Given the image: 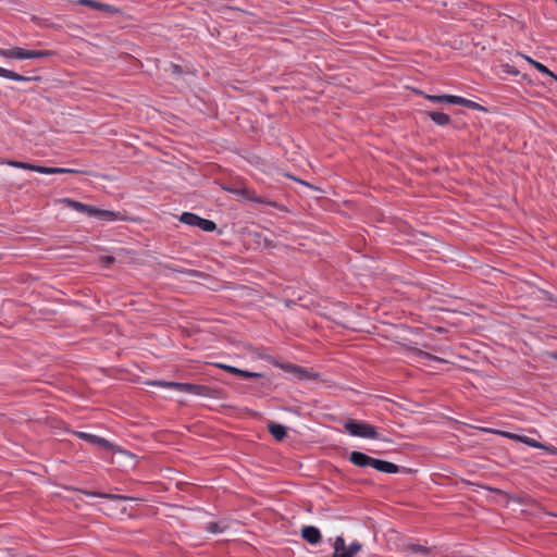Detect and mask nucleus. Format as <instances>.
<instances>
[{
  "mask_svg": "<svg viewBox=\"0 0 557 557\" xmlns=\"http://www.w3.org/2000/svg\"><path fill=\"white\" fill-rule=\"evenodd\" d=\"M513 441L520 442V443L525 444L533 448L549 451L550 454H555V450H556L554 447L546 446V445L537 442L536 440L525 436V435H519V437H513Z\"/></svg>",
  "mask_w": 557,
  "mask_h": 557,
  "instance_id": "obj_11",
  "label": "nucleus"
},
{
  "mask_svg": "<svg viewBox=\"0 0 557 557\" xmlns=\"http://www.w3.org/2000/svg\"><path fill=\"white\" fill-rule=\"evenodd\" d=\"M456 101L458 102L457 104H459V106H463V107H466V108H468V109H472V110H480V111H484V110H485V109H484L481 104H479L478 102L472 101V100H469V99H466V98H463V97H459V99H458V100H456Z\"/></svg>",
  "mask_w": 557,
  "mask_h": 557,
  "instance_id": "obj_24",
  "label": "nucleus"
},
{
  "mask_svg": "<svg viewBox=\"0 0 557 557\" xmlns=\"http://www.w3.org/2000/svg\"><path fill=\"white\" fill-rule=\"evenodd\" d=\"M362 548V545L359 543V542H352L349 544V546L347 547V549L350 552V554H352V556H355L357 553H359Z\"/></svg>",
  "mask_w": 557,
  "mask_h": 557,
  "instance_id": "obj_31",
  "label": "nucleus"
},
{
  "mask_svg": "<svg viewBox=\"0 0 557 557\" xmlns=\"http://www.w3.org/2000/svg\"><path fill=\"white\" fill-rule=\"evenodd\" d=\"M78 3L82 5L98 10V11H104V12H109V13H112L115 11V9L112 5L102 3V2H98L95 0H79Z\"/></svg>",
  "mask_w": 557,
  "mask_h": 557,
  "instance_id": "obj_15",
  "label": "nucleus"
},
{
  "mask_svg": "<svg viewBox=\"0 0 557 557\" xmlns=\"http://www.w3.org/2000/svg\"><path fill=\"white\" fill-rule=\"evenodd\" d=\"M373 458L361 451H352L349 455V461L360 468L372 467Z\"/></svg>",
  "mask_w": 557,
  "mask_h": 557,
  "instance_id": "obj_9",
  "label": "nucleus"
},
{
  "mask_svg": "<svg viewBox=\"0 0 557 557\" xmlns=\"http://www.w3.org/2000/svg\"><path fill=\"white\" fill-rule=\"evenodd\" d=\"M418 358L421 361V363L425 366L429 364V362H444L442 358L421 350L418 352Z\"/></svg>",
  "mask_w": 557,
  "mask_h": 557,
  "instance_id": "obj_22",
  "label": "nucleus"
},
{
  "mask_svg": "<svg viewBox=\"0 0 557 557\" xmlns=\"http://www.w3.org/2000/svg\"><path fill=\"white\" fill-rule=\"evenodd\" d=\"M101 221L114 222L121 220V214L112 210L98 209L95 207L94 215Z\"/></svg>",
  "mask_w": 557,
  "mask_h": 557,
  "instance_id": "obj_12",
  "label": "nucleus"
},
{
  "mask_svg": "<svg viewBox=\"0 0 557 557\" xmlns=\"http://www.w3.org/2000/svg\"><path fill=\"white\" fill-rule=\"evenodd\" d=\"M75 435L81 438V440H84L92 445H96V446H99V447H102V448H109L111 447V444L108 440L103 438V437H100L98 435H95V434H91V433H87V432H75Z\"/></svg>",
  "mask_w": 557,
  "mask_h": 557,
  "instance_id": "obj_7",
  "label": "nucleus"
},
{
  "mask_svg": "<svg viewBox=\"0 0 557 557\" xmlns=\"http://www.w3.org/2000/svg\"><path fill=\"white\" fill-rule=\"evenodd\" d=\"M334 554L333 557H354L352 554L347 549L345 540L343 536H336L334 540Z\"/></svg>",
  "mask_w": 557,
  "mask_h": 557,
  "instance_id": "obj_13",
  "label": "nucleus"
},
{
  "mask_svg": "<svg viewBox=\"0 0 557 557\" xmlns=\"http://www.w3.org/2000/svg\"><path fill=\"white\" fill-rule=\"evenodd\" d=\"M148 384L151 386L175 389L174 385L181 384V383L180 382H169V381H151Z\"/></svg>",
  "mask_w": 557,
  "mask_h": 557,
  "instance_id": "obj_28",
  "label": "nucleus"
},
{
  "mask_svg": "<svg viewBox=\"0 0 557 557\" xmlns=\"http://www.w3.org/2000/svg\"><path fill=\"white\" fill-rule=\"evenodd\" d=\"M227 529L225 521L209 522L206 525V530L213 534L223 533Z\"/></svg>",
  "mask_w": 557,
  "mask_h": 557,
  "instance_id": "obj_21",
  "label": "nucleus"
},
{
  "mask_svg": "<svg viewBox=\"0 0 557 557\" xmlns=\"http://www.w3.org/2000/svg\"><path fill=\"white\" fill-rule=\"evenodd\" d=\"M52 55L53 52L50 50H30L29 59L50 58Z\"/></svg>",
  "mask_w": 557,
  "mask_h": 557,
  "instance_id": "obj_26",
  "label": "nucleus"
},
{
  "mask_svg": "<svg viewBox=\"0 0 557 557\" xmlns=\"http://www.w3.org/2000/svg\"><path fill=\"white\" fill-rule=\"evenodd\" d=\"M430 117L435 124L441 126H445L450 122L449 115L444 112H431Z\"/></svg>",
  "mask_w": 557,
  "mask_h": 557,
  "instance_id": "obj_20",
  "label": "nucleus"
},
{
  "mask_svg": "<svg viewBox=\"0 0 557 557\" xmlns=\"http://www.w3.org/2000/svg\"><path fill=\"white\" fill-rule=\"evenodd\" d=\"M65 202L67 203V206L70 208L74 209L77 212L87 214L89 216L94 215V212H95V207L94 206L86 205V203H83V202H79V201H76V200H71V199H65Z\"/></svg>",
  "mask_w": 557,
  "mask_h": 557,
  "instance_id": "obj_14",
  "label": "nucleus"
},
{
  "mask_svg": "<svg viewBox=\"0 0 557 557\" xmlns=\"http://www.w3.org/2000/svg\"><path fill=\"white\" fill-rule=\"evenodd\" d=\"M372 468H374L375 470H377L380 472L389 473V474L397 473L399 471V467L397 465L386 461V460H381V459H375V458H373V460H372Z\"/></svg>",
  "mask_w": 557,
  "mask_h": 557,
  "instance_id": "obj_10",
  "label": "nucleus"
},
{
  "mask_svg": "<svg viewBox=\"0 0 557 557\" xmlns=\"http://www.w3.org/2000/svg\"><path fill=\"white\" fill-rule=\"evenodd\" d=\"M173 69L175 70V72H178V65H173Z\"/></svg>",
  "mask_w": 557,
  "mask_h": 557,
  "instance_id": "obj_35",
  "label": "nucleus"
},
{
  "mask_svg": "<svg viewBox=\"0 0 557 557\" xmlns=\"http://www.w3.org/2000/svg\"><path fill=\"white\" fill-rule=\"evenodd\" d=\"M507 73L517 75V74H519V71L515 70V69H510V70H507Z\"/></svg>",
  "mask_w": 557,
  "mask_h": 557,
  "instance_id": "obj_34",
  "label": "nucleus"
},
{
  "mask_svg": "<svg viewBox=\"0 0 557 557\" xmlns=\"http://www.w3.org/2000/svg\"><path fill=\"white\" fill-rule=\"evenodd\" d=\"M523 58L530 63L532 64L539 72L552 77L553 79H555L557 82V75L555 73H553L546 65H544L543 63L541 62H537L535 60H533L532 58L528 57V55H523Z\"/></svg>",
  "mask_w": 557,
  "mask_h": 557,
  "instance_id": "obj_17",
  "label": "nucleus"
},
{
  "mask_svg": "<svg viewBox=\"0 0 557 557\" xmlns=\"http://www.w3.org/2000/svg\"><path fill=\"white\" fill-rule=\"evenodd\" d=\"M268 429L271 435L277 441H281L286 436V429L282 424L271 423Z\"/></svg>",
  "mask_w": 557,
  "mask_h": 557,
  "instance_id": "obj_18",
  "label": "nucleus"
},
{
  "mask_svg": "<svg viewBox=\"0 0 557 557\" xmlns=\"http://www.w3.org/2000/svg\"><path fill=\"white\" fill-rule=\"evenodd\" d=\"M495 433L500 434L502 436L510 438L512 441H513V437H519V434L510 433V432H506V431H496Z\"/></svg>",
  "mask_w": 557,
  "mask_h": 557,
  "instance_id": "obj_33",
  "label": "nucleus"
},
{
  "mask_svg": "<svg viewBox=\"0 0 557 557\" xmlns=\"http://www.w3.org/2000/svg\"><path fill=\"white\" fill-rule=\"evenodd\" d=\"M83 494L87 497H99L104 498L114 503L123 502V500H134L135 498L132 496L113 494V493H102L97 491H83Z\"/></svg>",
  "mask_w": 557,
  "mask_h": 557,
  "instance_id": "obj_6",
  "label": "nucleus"
},
{
  "mask_svg": "<svg viewBox=\"0 0 557 557\" xmlns=\"http://www.w3.org/2000/svg\"><path fill=\"white\" fill-rule=\"evenodd\" d=\"M409 550L411 553H413V554H420V555H423V556H426L430 553V548H428L426 546H423L421 544H411V545H409Z\"/></svg>",
  "mask_w": 557,
  "mask_h": 557,
  "instance_id": "obj_27",
  "label": "nucleus"
},
{
  "mask_svg": "<svg viewBox=\"0 0 557 557\" xmlns=\"http://www.w3.org/2000/svg\"><path fill=\"white\" fill-rule=\"evenodd\" d=\"M242 195H244L248 200L252 201V202H257V203H267V205H270V206H275L274 202H270V201H265L263 200L261 197L257 196L256 194L253 193H250L249 190L247 189H242L239 191Z\"/></svg>",
  "mask_w": 557,
  "mask_h": 557,
  "instance_id": "obj_23",
  "label": "nucleus"
},
{
  "mask_svg": "<svg viewBox=\"0 0 557 557\" xmlns=\"http://www.w3.org/2000/svg\"><path fill=\"white\" fill-rule=\"evenodd\" d=\"M0 57L5 58V59H13V48H11V49L0 48Z\"/></svg>",
  "mask_w": 557,
  "mask_h": 557,
  "instance_id": "obj_32",
  "label": "nucleus"
},
{
  "mask_svg": "<svg viewBox=\"0 0 557 557\" xmlns=\"http://www.w3.org/2000/svg\"><path fill=\"white\" fill-rule=\"evenodd\" d=\"M30 50H26L20 47L13 48V59L17 60H28Z\"/></svg>",
  "mask_w": 557,
  "mask_h": 557,
  "instance_id": "obj_25",
  "label": "nucleus"
},
{
  "mask_svg": "<svg viewBox=\"0 0 557 557\" xmlns=\"http://www.w3.org/2000/svg\"><path fill=\"white\" fill-rule=\"evenodd\" d=\"M301 536L311 545H315L321 541V532L313 525H306L301 529Z\"/></svg>",
  "mask_w": 557,
  "mask_h": 557,
  "instance_id": "obj_8",
  "label": "nucleus"
},
{
  "mask_svg": "<svg viewBox=\"0 0 557 557\" xmlns=\"http://www.w3.org/2000/svg\"><path fill=\"white\" fill-rule=\"evenodd\" d=\"M426 99L434 102V103H449V104H457L458 102L456 100L459 99V96L454 95H428Z\"/></svg>",
  "mask_w": 557,
  "mask_h": 557,
  "instance_id": "obj_16",
  "label": "nucleus"
},
{
  "mask_svg": "<svg viewBox=\"0 0 557 557\" xmlns=\"http://www.w3.org/2000/svg\"><path fill=\"white\" fill-rule=\"evenodd\" d=\"M0 77H3V78H7V79H11V81H14V82H27L29 81L28 77H25L21 74H17L13 71H10V70H7L4 67H1L0 66Z\"/></svg>",
  "mask_w": 557,
  "mask_h": 557,
  "instance_id": "obj_19",
  "label": "nucleus"
},
{
  "mask_svg": "<svg viewBox=\"0 0 557 557\" xmlns=\"http://www.w3.org/2000/svg\"><path fill=\"white\" fill-rule=\"evenodd\" d=\"M1 164H7L12 168L33 171L40 174H62V173H76V170L73 169H66V168H50V166H42V165H35L27 162H21V161H13V160H5L0 161Z\"/></svg>",
  "mask_w": 557,
  "mask_h": 557,
  "instance_id": "obj_2",
  "label": "nucleus"
},
{
  "mask_svg": "<svg viewBox=\"0 0 557 557\" xmlns=\"http://www.w3.org/2000/svg\"><path fill=\"white\" fill-rule=\"evenodd\" d=\"M180 221L186 225L198 227L205 232H213L216 227L213 221L203 219L191 212L182 213L180 216Z\"/></svg>",
  "mask_w": 557,
  "mask_h": 557,
  "instance_id": "obj_3",
  "label": "nucleus"
},
{
  "mask_svg": "<svg viewBox=\"0 0 557 557\" xmlns=\"http://www.w3.org/2000/svg\"><path fill=\"white\" fill-rule=\"evenodd\" d=\"M344 429L349 435L355 437L381 440L375 426L364 421L348 420L345 422Z\"/></svg>",
  "mask_w": 557,
  "mask_h": 557,
  "instance_id": "obj_1",
  "label": "nucleus"
},
{
  "mask_svg": "<svg viewBox=\"0 0 557 557\" xmlns=\"http://www.w3.org/2000/svg\"><path fill=\"white\" fill-rule=\"evenodd\" d=\"M239 375L244 379H259L262 377V373L251 372L247 370H240Z\"/></svg>",
  "mask_w": 557,
  "mask_h": 557,
  "instance_id": "obj_29",
  "label": "nucleus"
},
{
  "mask_svg": "<svg viewBox=\"0 0 557 557\" xmlns=\"http://www.w3.org/2000/svg\"><path fill=\"white\" fill-rule=\"evenodd\" d=\"M174 386L175 391L188 393L199 397L211 398L214 395V389L207 385L181 383Z\"/></svg>",
  "mask_w": 557,
  "mask_h": 557,
  "instance_id": "obj_4",
  "label": "nucleus"
},
{
  "mask_svg": "<svg viewBox=\"0 0 557 557\" xmlns=\"http://www.w3.org/2000/svg\"><path fill=\"white\" fill-rule=\"evenodd\" d=\"M215 366H216L218 368H221V369H223V370H225V371H227V372L232 373V374H237V375H239V372H240V370H242V369H238V368H236V367L228 366V364H224V363H216Z\"/></svg>",
  "mask_w": 557,
  "mask_h": 557,
  "instance_id": "obj_30",
  "label": "nucleus"
},
{
  "mask_svg": "<svg viewBox=\"0 0 557 557\" xmlns=\"http://www.w3.org/2000/svg\"><path fill=\"white\" fill-rule=\"evenodd\" d=\"M273 364L276 368H280V369L293 374L295 377H297L299 380H310L315 376L308 369L301 368V367H298V366H295L292 363L274 361Z\"/></svg>",
  "mask_w": 557,
  "mask_h": 557,
  "instance_id": "obj_5",
  "label": "nucleus"
}]
</instances>
